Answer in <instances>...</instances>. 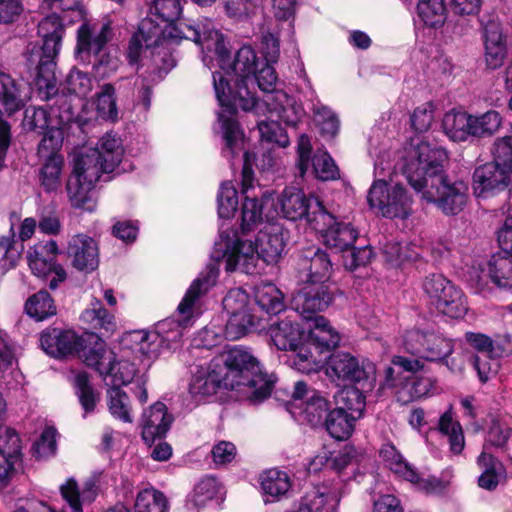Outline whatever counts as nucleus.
<instances>
[{
  "label": "nucleus",
  "mask_w": 512,
  "mask_h": 512,
  "mask_svg": "<svg viewBox=\"0 0 512 512\" xmlns=\"http://www.w3.org/2000/svg\"><path fill=\"white\" fill-rule=\"evenodd\" d=\"M276 380L249 351L234 347L212 359L207 366H197L189 392L193 397L202 398L215 394L223 386L237 391L252 403H259L270 396Z\"/></svg>",
  "instance_id": "f257e3e1"
},
{
  "label": "nucleus",
  "mask_w": 512,
  "mask_h": 512,
  "mask_svg": "<svg viewBox=\"0 0 512 512\" xmlns=\"http://www.w3.org/2000/svg\"><path fill=\"white\" fill-rule=\"evenodd\" d=\"M447 159L442 147L421 141L408 152L403 173L422 200L436 204L446 215H456L468 202L469 188L463 180L445 174Z\"/></svg>",
  "instance_id": "f03ea898"
},
{
  "label": "nucleus",
  "mask_w": 512,
  "mask_h": 512,
  "mask_svg": "<svg viewBox=\"0 0 512 512\" xmlns=\"http://www.w3.org/2000/svg\"><path fill=\"white\" fill-rule=\"evenodd\" d=\"M285 245L286 235L279 225L265 226L258 232L255 243L240 240L235 231L221 228L211 257L215 261H223L227 272L240 270L253 274L260 259L268 265L278 263Z\"/></svg>",
  "instance_id": "7ed1b4c3"
},
{
  "label": "nucleus",
  "mask_w": 512,
  "mask_h": 512,
  "mask_svg": "<svg viewBox=\"0 0 512 512\" xmlns=\"http://www.w3.org/2000/svg\"><path fill=\"white\" fill-rule=\"evenodd\" d=\"M218 61L223 72L213 73L214 90L219 104L228 114L232 115L238 108L258 112L265 105H272L274 98L284 97L282 93L267 95L262 100L253 96L250 86H254L257 56L250 46L241 47L232 63L229 62L228 51L225 60L218 56Z\"/></svg>",
  "instance_id": "20e7f679"
},
{
  "label": "nucleus",
  "mask_w": 512,
  "mask_h": 512,
  "mask_svg": "<svg viewBox=\"0 0 512 512\" xmlns=\"http://www.w3.org/2000/svg\"><path fill=\"white\" fill-rule=\"evenodd\" d=\"M64 31L62 20L56 13L45 17L38 25L43 45L31 56L30 61L34 62V57L38 58L35 85L43 99H49L57 92L55 58L60 51Z\"/></svg>",
  "instance_id": "39448f33"
},
{
  "label": "nucleus",
  "mask_w": 512,
  "mask_h": 512,
  "mask_svg": "<svg viewBox=\"0 0 512 512\" xmlns=\"http://www.w3.org/2000/svg\"><path fill=\"white\" fill-rule=\"evenodd\" d=\"M494 161L477 167L473 173V189L478 197L503 191L512 184V138L495 142Z\"/></svg>",
  "instance_id": "423d86ee"
},
{
  "label": "nucleus",
  "mask_w": 512,
  "mask_h": 512,
  "mask_svg": "<svg viewBox=\"0 0 512 512\" xmlns=\"http://www.w3.org/2000/svg\"><path fill=\"white\" fill-rule=\"evenodd\" d=\"M403 345L407 352L422 360L444 363L452 372L463 370L462 362L455 358L448 360L454 351V341L433 328L407 331Z\"/></svg>",
  "instance_id": "0eeeda50"
},
{
  "label": "nucleus",
  "mask_w": 512,
  "mask_h": 512,
  "mask_svg": "<svg viewBox=\"0 0 512 512\" xmlns=\"http://www.w3.org/2000/svg\"><path fill=\"white\" fill-rule=\"evenodd\" d=\"M277 204L285 218L292 221L305 218L312 229H323L332 220L331 213L317 197L306 196L296 187L285 188Z\"/></svg>",
  "instance_id": "6e6552de"
},
{
  "label": "nucleus",
  "mask_w": 512,
  "mask_h": 512,
  "mask_svg": "<svg viewBox=\"0 0 512 512\" xmlns=\"http://www.w3.org/2000/svg\"><path fill=\"white\" fill-rule=\"evenodd\" d=\"M325 374L338 387H348L353 384L370 386L375 379V368L371 363L360 362L350 353L337 352L327 359Z\"/></svg>",
  "instance_id": "1a4fd4ad"
},
{
  "label": "nucleus",
  "mask_w": 512,
  "mask_h": 512,
  "mask_svg": "<svg viewBox=\"0 0 512 512\" xmlns=\"http://www.w3.org/2000/svg\"><path fill=\"white\" fill-rule=\"evenodd\" d=\"M368 203L387 218L405 219L412 213V197L401 184L374 181L368 193Z\"/></svg>",
  "instance_id": "9d476101"
},
{
  "label": "nucleus",
  "mask_w": 512,
  "mask_h": 512,
  "mask_svg": "<svg viewBox=\"0 0 512 512\" xmlns=\"http://www.w3.org/2000/svg\"><path fill=\"white\" fill-rule=\"evenodd\" d=\"M423 290L437 310L451 318L467 312L463 292L442 274H431L423 282Z\"/></svg>",
  "instance_id": "9b49d317"
},
{
  "label": "nucleus",
  "mask_w": 512,
  "mask_h": 512,
  "mask_svg": "<svg viewBox=\"0 0 512 512\" xmlns=\"http://www.w3.org/2000/svg\"><path fill=\"white\" fill-rule=\"evenodd\" d=\"M244 162L242 168V194L244 202L242 205V223L241 228L244 233L252 230L262 221L263 205L271 200V193L262 191L260 186L254 185L252 171L253 156L249 152H244Z\"/></svg>",
  "instance_id": "f8f14e48"
},
{
  "label": "nucleus",
  "mask_w": 512,
  "mask_h": 512,
  "mask_svg": "<svg viewBox=\"0 0 512 512\" xmlns=\"http://www.w3.org/2000/svg\"><path fill=\"white\" fill-rule=\"evenodd\" d=\"M95 167L93 165L89 167L74 159L73 173L68 179L66 187L73 207L90 212L96 208L92 190L101 174L98 172V168Z\"/></svg>",
  "instance_id": "ddd939ff"
},
{
  "label": "nucleus",
  "mask_w": 512,
  "mask_h": 512,
  "mask_svg": "<svg viewBox=\"0 0 512 512\" xmlns=\"http://www.w3.org/2000/svg\"><path fill=\"white\" fill-rule=\"evenodd\" d=\"M57 254L58 245L54 240L45 244H37L31 247L27 253L28 265L35 276L43 279L52 276L49 282L50 289H56L67 276L64 268L56 263Z\"/></svg>",
  "instance_id": "4468645a"
},
{
  "label": "nucleus",
  "mask_w": 512,
  "mask_h": 512,
  "mask_svg": "<svg viewBox=\"0 0 512 512\" xmlns=\"http://www.w3.org/2000/svg\"><path fill=\"white\" fill-rule=\"evenodd\" d=\"M294 269L299 283L324 284L330 277L332 264L325 251L310 246L297 254Z\"/></svg>",
  "instance_id": "2eb2a0df"
},
{
  "label": "nucleus",
  "mask_w": 512,
  "mask_h": 512,
  "mask_svg": "<svg viewBox=\"0 0 512 512\" xmlns=\"http://www.w3.org/2000/svg\"><path fill=\"white\" fill-rule=\"evenodd\" d=\"M123 147L120 139L110 133H106L94 149H89L85 153H80L75 159L79 160L89 167L96 166L98 172L110 173L121 162L123 157Z\"/></svg>",
  "instance_id": "dca6fc26"
},
{
  "label": "nucleus",
  "mask_w": 512,
  "mask_h": 512,
  "mask_svg": "<svg viewBox=\"0 0 512 512\" xmlns=\"http://www.w3.org/2000/svg\"><path fill=\"white\" fill-rule=\"evenodd\" d=\"M24 106L19 84L8 74L0 72V112L12 114ZM10 145V126L0 119V161Z\"/></svg>",
  "instance_id": "f3484780"
},
{
  "label": "nucleus",
  "mask_w": 512,
  "mask_h": 512,
  "mask_svg": "<svg viewBox=\"0 0 512 512\" xmlns=\"http://www.w3.org/2000/svg\"><path fill=\"white\" fill-rule=\"evenodd\" d=\"M292 297V308L307 322L325 310L333 300L332 293L324 284L304 283Z\"/></svg>",
  "instance_id": "a211bd4d"
},
{
  "label": "nucleus",
  "mask_w": 512,
  "mask_h": 512,
  "mask_svg": "<svg viewBox=\"0 0 512 512\" xmlns=\"http://www.w3.org/2000/svg\"><path fill=\"white\" fill-rule=\"evenodd\" d=\"M489 280L498 288H512V257L493 256L486 267L473 268L470 272L471 283L480 290L487 286Z\"/></svg>",
  "instance_id": "6ab92c4d"
},
{
  "label": "nucleus",
  "mask_w": 512,
  "mask_h": 512,
  "mask_svg": "<svg viewBox=\"0 0 512 512\" xmlns=\"http://www.w3.org/2000/svg\"><path fill=\"white\" fill-rule=\"evenodd\" d=\"M175 30H178L179 37L192 40L202 45L208 51H214L222 61L225 60L227 52L226 42L223 35L214 28L210 21L206 20L196 25L181 22Z\"/></svg>",
  "instance_id": "aec40b11"
},
{
  "label": "nucleus",
  "mask_w": 512,
  "mask_h": 512,
  "mask_svg": "<svg viewBox=\"0 0 512 512\" xmlns=\"http://www.w3.org/2000/svg\"><path fill=\"white\" fill-rule=\"evenodd\" d=\"M144 41L145 48L151 49L154 62L159 68H169L167 64L169 39L173 37L172 33L167 34L160 24L154 23L150 18L143 19L139 25V31L136 33Z\"/></svg>",
  "instance_id": "412c9836"
},
{
  "label": "nucleus",
  "mask_w": 512,
  "mask_h": 512,
  "mask_svg": "<svg viewBox=\"0 0 512 512\" xmlns=\"http://www.w3.org/2000/svg\"><path fill=\"white\" fill-rule=\"evenodd\" d=\"M81 348L77 350L79 358L88 366L104 376L112 369L115 353L106 347L105 342L95 334L82 338Z\"/></svg>",
  "instance_id": "4be33fe9"
},
{
  "label": "nucleus",
  "mask_w": 512,
  "mask_h": 512,
  "mask_svg": "<svg viewBox=\"0 0 512 512\" xmlns=\"http://www.w3.org/2000/svg\"><path fill=\"white\" fill-rule=\"evenodd\" d=\"M113 32L109 21L98 24L84 22L77 31L76 53L98 55L112 39Z\"/></svg>",
  "instance_id": "5701e85b"
},
{
  "label": "nucleus",
  "mask_w": 512,
  "mask_h": 512,
  "mask_svg": "<svg viewBox=\"0 0 512 512\" xmlns=\"http://www.w3.org/2000/svg\"><path fill=\"white\" fill-rule=\"evenodd\" d=\"M72 265L79 271L91 272L98 267V247L93 238L85 234L71 237L67 247Z\"/></svg>",
  "instance_id": "b1692460"
},
{
  "label": "nucleus",
  "mask_w": 512,
  "mask_h": 512,
  "mask_svg": "<svg viewBox=\"0 0 512 512\" xmlns=\"http://www.w3.org/2000/svg\"><path fill=\"white\" fill-rule=\"evenodd\" d=\"M81 340L71 330L47 328L40 336V346L46 354L58 358L77 351Z\"/></svg>",
  "instance_id": "393cba45"
},
{
  "label": "nucleus",
  "mask_w": 512,
  "mask_h": 512,
  "mask_svg": "<svg viewBox=\"0 0 512 512\" xmlns=\"http://www.w3.org/2000/svg\"><path fill=\"white\" fill-rule=\"evenodd\" d=\"M484 61L486 68L496 70L502 67L507 57L506 38L501 25L489 21L484 27Z\"/></svg>",
  "instance_id": "a878e982"
},
{
  "label": "nucleus",
  "mask_w": 512,
  "mask_h": 512,
  "mask_svg": "<svg viewBox=\"0 0 512 512\" xmlns=\"http://www.w3.org/2000/svg\"><path fill=\"white\" fill-rule=\"evenodd\" d=\"M268 334L272 343L283 351L295 352L303 343L304 331L291 316L273 322Z\"/></svg>",
  "instance_id": "bb28decb"
},
{
  "label": "nucleus",
  "mask_w": 512,
  "mask_h": 512,
  "mask_svg": "<svg viewBox=\"0 0 512 512\" xmlns=\"http://www.w3.org/2000/svg\"><path fill=\"white\" fill-rule=\"evenodd\" d=\"M173 422V417L167 413L165 404L156 402L142 417V438L147 443H153L156 438L165 436Z\"/></svg>",
  "instance_id": "cd10ccee"
},
{
  "label": "nucleus",
  "mask_w": 512,
  "mask_h": 512,
  "mask_svg": "<svg viewBox=\"0 0 512 512\" xmlns=\"http://www.w3.org/2000/svg\"><path fill=\"white\" fill-rule=\"evenodd\" d=\"M272 63L266 62V64L257 72L254 74V85L257 84L258 87L266 92L267 94L264 96V98L267 95H276L277 93H282L284 97L274 98L272 100V105H265L261 110L258 112L256 110H253L256 114L264 113L265 111L269 112L271 114V118L275 115L278 119L284 120L287 123H294L293 121H288L284 118L283 113L285 112V107L282 103L283 99L287 100L286 95L282 91H274V86L276 84V73L274 68L271 66Z\"/></svg>",
  "instance_id": "c85d7f7f"
},
{
  "label": "nucleus",
  "mask_w": 512,
  "mask_h": 512,
  "mask_svg": "<svg viewBox=\"0 0 512 512\" xmlns=\"http://www.w3.org/2000/svg\"><path fill=\"white\" fill-rule=\"evenodd\" d=\"M332 220L323 229H314L321 233L324 244L340 252L352 247L358 237V232L350 224L336 222L331 214Z\"/></svg>",
  "instance_id": "c756f323"
},
{
  "label": "nucleus",
  "mask_w": 512,
  "mask_h": 512,
  "mask_svg": "<svg viewBox=\"0 0 512 512\" xmlns=\"http://www.w3.org/2000/svg\"><path fill=\"white\" fill-rule=\"evenodd\" d=\"M308 327L309 340L321 349H332L338 346L340 336L323 316H315Z\"/></svg>",
  "instance_id": "7c9ffc66"
},
{
  "label": "nucleus",
  "mask_w": 512,
  "mask_h": 512,
  "mask_svg": "<svg viewBox=\"0 0 512 512\" xmlns=\"http://www.w3.org/2000/svg\"><path fill=\"white\" fill-rule=\"evenodd\" d=\"M340 498V493L327 492L326 488L313 487L301 498L297 512H323L326 506L337 505Z\"/></svg>",
  "instance_id": "2f4dec72"
},
{
  "label": "nucleus",
  "mask_w": 512,
  "mask_h": 512,
  "mask_svg": "<svg viewBox=\"0 0 512 512\" xmlns=\"http://www.w3.org/2000/svg\"><path fill=\"white\" fill-rule=\"evenodd\" d=\"M260 486L263 494L278 500L291 488V481L288 474L278 469H269L259 476Z\"/></svg>",
  "instance_id": "473e14b6"
},
{
  "label": "nucleus",
  "mask_w": 512,
  "mask_h": 512,
  "mask_svg": "<svg viewBox=\"0 0 512 512\" xmlns=\"http://www.w3.org/2000/svg\"><path fill=\"white\" fill-rule=\"evenodd\" d=\"M216 276V272L210 270L206 275L200 276L192 282L178 305V312L184 317L185 321L192 315L194 302L214 284Z\"/></svg>",
  "instance_id": "72a5a7b5"
},
{
  "label": "nucleus",
  "mask_w": 512,
  "mask_h": 512,
  "mask_svg": "<svg viewBox=\"0 0 512 512\" xmlns=\"http://www.w3.org/2000/svg\"><path fill=\"white\" fill-rule=\"evenodd\" d=\"M357 420L347 414L345 408H336L328 413L325 425L328 433L333 438L346 440L352 435Z\"/></svg>",
  "instance_id": "f704fd0d"
},
{
  "label": "nucleus",
  "mask_w": 512,
  "mask_h": 512,
  "mask_svg": "<svg viewBox=\"0 0 512 512\" xmlns=\"http://www.w3.org/2000/svg\"><path fill=\"white\" fill-rule=\"evenodd\" d=\"M222 487L214 477H206L198 482L186 501L187 510L193 511L205 506L209 501L218 498Z\"/></svg>",
  "instance_id": "c9c22d12"
},
{
  "label": "nucleus",
  "mask_w": 512,
  "mask_h": 512,
  "mask_svg": "<svg viewBox=\"0 0 512 512\" xmlns=\"http://www.w3.org/2000/svg\"><path fill=\"white\" fill-rule=\"evenodd\" d=\"M219 121L222 125L225 148L223 149L226 158H233L243 150V133L238 123L225 112L219 113Z\"/></svg>",
  "instance_id": "e433bc0d"
},
{
  "label": "nucleus",
  "mask_w": 512,
  "mask_h": 512,
  "mask_svg": "<svg viewBox=\"0 0 512 512\" xmlns=\"http://www.w3.org/2000/svg\"><path fill=\"white\" fill-rule=\"evenodd\" d=\"M470 114L451 110L442 120L445 134L453 141H465L470 136Z\"/></svg>",
  "instance_id": "4c0bfd02"
},
{
  "label": "nucleus",
  "mask_w": 512,
  "mask_h": 512,
  "mask_svg": "<svg viewBox=\"0 0 512 512\" xmlns=\"http://www.w3.org/2000/svg\"><path fill=\"white\" fill-rule=\"evenodd\" d=\"M255 301L267 313L277 314L284 308L283 293L273 283H260L255 287Z\"/></svg>",
  "instance_id": "58836bf2"
},
{
  "label": "nucleus",
  "mask_w": 512,
  "mask_h": 512,
  "mask_svg": "<svg viewBox=\"0 0 512 512\" xmlns=\"http://www.w3.org/2000/svg\"><path fill=\"white\" fill-rule=\"evenodd\" d=\"M354 454V449L348 446L338 452H324L311 461L309 470L316 472L321 466H325L327 469L340 472L351 463Z\"/></svg>",
  "instance_id": "ea45409f"
},
{
  "label": "nucleus",
  "mask_w": 512,
  "mask_h": 512,
  "mask_svg": "<svg viewBox=\"0 0 512 512\" xmlns=\"http://www.w3.org/2000/svg\"><path fill=\"white\" fill-rule=\"evenodd\" d=\"M42 166L40 168L39 179L41 186L46 192L56 191L61 184V174L64 166L63 156H52L51 158H40Z\"/></svg>",
  "instance_id": "a19ab883"
},
{
  "label": "nucleus",
  "mask_w": 512,
  "mask_h": 512,
  "mask_svg": "<svg viewBox=\"0 0 512 512\" xmlns=\"http://www.w3.org/2000/svg\"><path fill=\"white\" fill-rule=\"evenodd\" d=\"M380 455L389 469L395 474L403 477L407 481H416L418 479V472L403 458L393 445H384L380 450Z\"/></svg>",
  "instance_id": "79ce46f5"
},
{
  "label": "nucleus",
  "mask_w": 512,
  "mask_h": 512,
  "mask_svg": "<svg viewBox=\"0 0 512 512\" xmlns=\"http://www.w3.org/2000/svg\"><path fill=\"white\" fill-rule=\"evenodd\" d=\"M109 413L124 423H132L133 416L129 396L119 387H111L107 391Z\"/></svg>",
  "instance_id": "37998d69"
},
{
  "label": "nucleus",
  "mask_w": 512,
  "mask_h": 512,
  "mask_svg": "<svg viewBox=\"0 0 512 512\" xmlns=\"http://www.w3.org/2000/svg\"><path fill=\"white\" fill-rule=\"evenodd\" d=\"M61 495L69 504L72 512H83L82 502L92 501L96 496V490L93 485L87 486L82 492L79 491L77 482L70 478L60 486Z\"/></svg>",
  "instance_id": "c03bdc74"
},
{
  "label": "nucleus",
  "mask_w": 512,
  "mask_h": 512,
  "mask_svg": "<svg viewBox=\"0 0 512 512\" xmlns=\"http://www.w3.org/2000/svg\"><path fill=\"white\" fill-rule=\"evenodd\" d=\"M438 429L441 434L447 437L450 450L454 454H459L464 448L465 440L462 427L459 422L453 420L451 411H446L441 415Z\"/></svg>",
  "instance_id": "a18cd8bd"
},
{
  "label": "nucleus",
  "mask_w": 512,
  "mask_h": 512,
  "mask_svg": "<svg viewBox=\"0 0 512 512\" xmlns=\"http://www.w3.org/2000/svg\"><path fill=\"white\" fill-rule=\"evenodd\" d=\"M25 309L30 317L38 321H42L56 314L54 301L45 290H40L30 296L26 301Z\"/></svg>",
  "instance_id": "49530a36"
},
{
  "label": "nucleus",
  "mask_w": 512,
  "mask_h": 512,
  "mask_svg": "<svg viewBox=\"0 0 512 512\" xmlns=\"http://www.w3.org/2000/svg\"><path fill=\"white\" fill-rule=\"evenodd\" d=\"M297 408H299V418L312 426L321 423L324 416L328 415V401L318 394L310 396L305 403H299Z\"/></svg>",
  "instance_id": "de8ad7c7"
},
{
  "label": "nucleus",
  "mask_w": 512,
  "mask_h": 512,
  "mask_svg": "<svg viewBox=\"0 0 512 512\" xmlns=\"http://www.w3.org/2000/svg\"><path fill=\"white\" fill-rule=\"evenodd\" d=\"M115 92V86L111 83H106L96 94L97 114L103 120L116 122L119 119Z\"/></svg>",
  "instance_id": "09e8293b"
},
{
  "label": "nucleus",
  "mask_w": 512,
  "mask_h": 512,
  "mask_svg": "<svg viewBox=\"0 0 512 512\" xmlns=\"http://www.w3.org/2000/svg\"><path fill=\"white\" fill-rule=\"evenodd\" d=\"M417 12L425 25L438 27L444 24L447 15L445 0H418Z\"/></svg>",
  "instance_id": "8fccbe9b"
},
{
  "label": "nucleus",
  "mask_w": 512,
  "mask_h": 512,
  "mask_svg": "<svg viewBox=\"0 0 512 512\" xmlns=\"http://www.w3.org/2000/svg\"><path fill=\"white\" fill-rule=\"evenodd\" d=\"M470 123V136L485 137L498 131L502 118L499 112L489 110L481 115H470Z\"/></svg>",
  "instance_id": "3c124183"
},
{
  "label": "nucleus",
  "mask_w": 512,
  "mask_h": 512,
  "mask_svg": "<svg viewBox=\"0 0 512 512\" xmlns=\"http://www.w3.org/2000/svg\"><path fill=\"white\" fill-rule=\"evenodd\" d=\"M82 318L91 323L95 329L103 330L107 334H111L117 329L114 315L109 313L99 300L92 303V308L83 312Z\"/></svg>",
  "instance_id": "603ef678"
},
{
  "label": "nucleus",
  "mask_w": 512,
  "mask_h": 512,
  "mask_svg": "<svg viewBox=\"0 0 512 512\" xmlns=\"http://www.w3.org/2000/svg\"><path fill=\"white\" fill-rule=\"evenodd\" d=\"M136 512H167L168 501L165 495L156 489H144L137 495Z\"/></svg>",
  "instance_id": "864d4df0"
},
{
  "label": "nucleus",
  "mask_w": 512,
  "mask_h": 512,
  "mask_svg": "<svg viewBox=\"0 0 512 512\" xmlns=\"http://www.w3.org/2000/svg\"><path fill=\"white\" fill-rule=\"evenodd\" d=\"M74 384L85 414L93 412L100 397L99 393L90 384L88 374L86 372H79L75 376Z\"/></svg>",
  "instance_id": "5fc2aeb1"
},
{
  "label": "nucleus",
  "mask_w": 512,
  "mask_h": 512,
  "mask_svg": "<svg viewBox=\"0 0 512 512\" xmlns=\"http://www.w3.org/2000/svg\"><path fill=\"white\" fill-rule=\"evenodd\" d=\"M255 326V318L251 313L229 315L225 326V337L237 340L248 333Z\"/></svg>",
  "instance_id": "6e6d98bb"
},
{
  "label": "nucleus",
  "mask_w": 512,
  "mask_h": 512,
  "mask_svg": "<svg viewBox=\"0 0 512 512\" xmlns=\"http://www.w3.org/2000/svg\"><path fill=\"white\" fill-rule=\"evenodd\" d=\"M218 214L221 218H230L238 207L237 191L231 182H223L218 193Z\"/></svg>",
  "instance_id": "4d7b16f0"
},
{
  "label": "nucleus",
  "mask_w": 512,
  "mask_h": 512,
  "mask_svg": "<svg viewBox=\"0 0 512 512\" xmlns=\"http://www.w3.org/2000/svg\"><path fill=\"white\" fill-rule=\"evenodd\" d=\"M64 135L59 128H50L44 134L43 139L38 145L39 158H51L52 156H62L60 150L63 145Z\"/></svg>",
  "instance_id": "13d9d810"
},
{
  "label": "nucleus",
  "mask_w": 512,
  "mask_h": 512,
  "mask_svg": "<svg viewBox=\"0 0 512 512\" xmlns=\"http://www.w3.org/2000/svg\"><path fill=\"white\" fill-rule=\"evenodd\" d=\"M313 172L323 181L334 180L339 176V170L332 157L326 152L318 150L312 159Z\"/></svg>",
  "instance_id": "bf43d9fd"
},
{
  "label": "nucleus",
  "mask_w": 512,
  "mask_h": 512,
  "mask_svg": "<svg viewBox=\"0 0 512 512\" xmlns=\"http://www.w3.org/2000/svg\"><path fill=\"white\" fill-rule=\"evenodd\" d=\"M159 335L158 342L168 349H174L182 338V324L174 320H164L157 325L155 331Z\"/></svg>",
  "instance_id": "052dcab7"
},
{
  "label": "nucleus",
  "mask_w": 512,
  "mask_h": 512,
  "mask_svg": "<svg viewBox=\"0 0 512 512\" xmlns=\"http://www.w3.org/2000/svg\"><path fill=\"white\" fill-rule=\"evenodd\" d=\"M112 369L109 373L102 376L104 379L111 378L112 387H119L131 383L136 375V368L133 363L128 360H120L112 362Z\"/></svg>",
  "instance_id": "680f3d73"
},
{
  "label": "nucleus",
  "mask_w": 512,
  "mask_h": 512,
  "mask_svg": "<svg viewBox=\"0 0 512 512\" xmlns=\"http://www.w3.org/2000/svg\"><path fill=\"white\" fill-rule=\"evenodd\" d=\"M314 121L320 128L321 134L327 137H334L339 130V120L336 115L326 106H315L313 109Z\"/></svg>",
  "instance_id": "e2e57ef3"
},
{
  "label": "nucleus",
  "mask_w": 512,
  "mask_h": 512,
  "mask_svg": "<svg viewBox=\"0 0 512 512\" xmlns=\"http://www.w3.org/2000/svg\"><path fill=\"white\" fill-rule=\"evenodd\" d=\"M258 130L261 140L276 143L280 147H286L289 144V139L277 120L259 121Z\"/></svg>",
  "instance_id": "0e129e2a"
},
{
  "label": "nucleus",
  "mask_w": 512,
  "mask_h": 512,
  "mask_svg": "<svg viewBox=\"0 0 512 512\" xmlns=\"http://www.w3.org/2000/svg\"><path fill=\"white\" fill-rule=\"evenodd\" d=\"M342 406L339 408H345L347 414L359 419L362 417L365 409V397L361 391L354 387H349L343 390L341 393Z\"/></svg>",
  "instance_id": "69168bd1"
},
{
  "label": "nucleus",
  "mask_w": 512,
  "mask_h": 512,
  "mask_svg": "<svg viewBox=\"0 0 512 512\" xmlns=\"http://www.w3.org/2000/svg\"><path fill=\"white\" fill-rule=\"evenodd\" d=\"M21 449V440L18 433L12 428L0 427V454L20 460Z\"/></svg>",
  "instance_id": "338daca9"
},
{
  "label": "nucleus",
  "mask_w": 512,
  "mask_h": 512,
  "mask_svg": "<svg viewBox=\"0 0 512 512\" xmlns=\"http://www.w3.org/2000/svg\"><path fill=\"white\" fill-rule=\"evenodd\" d=\"M150 11L163 22L171 23L179 18L182 7L180 0H154Z\"/></svg>",
  "instance_id": "774afa93"
}]
</instances>
